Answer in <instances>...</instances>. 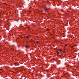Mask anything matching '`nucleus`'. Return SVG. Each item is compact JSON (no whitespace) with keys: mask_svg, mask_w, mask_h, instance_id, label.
Returning a JSON list of instances; mask_svg holds the SVG:
<instances>
[{"mask_svg":"<svg viewBox=\"0 0 79 79\" xmlns=\"http://www.w3.org/2000/svg\"><path fill=\"white\" fill-rule=\"evenodd\" d=\"M36 44H38L39 43V41H36Z\"/></svg>","mask_w":79,"mask_h":79,"instance_id":"7ed1b4c3","label":"nucleus"},{"mask_svg":"<svg viewBox=\"0 0 79 79\" xmlns=\"http://www.w3.org/2000/svg\"><path fill=\"white\" fill-rule=\"evenodd\" d=\"M57 55H59V52H57Z\"/></svg>","mask_w":79,"mask_h":79,"instance_id":"20e7f679","label":"nucleus"},{"mask_svg":"<svg viewBox=\"0 0 79 79\" xmlns=\"http://www.w3.org/2000/svg\"><path fill=\"white\" fill-rule=\"evenodd\" d=\"M63 10L62 9V10H61V11H62V12H63Z\"/></svg>","mask_w":79,"mask_h":79,"instance_id":"0eeeda50","label":"nucleus"},{"mask_svg":"<svg viewBox=\"0 0 79 79\" xmlns=\"http://www.w3.org/2000/svg\"><path fill=\"white\" fill-rule=\"evenodd\" d=\"M28 38H29V36H27V39H28Z\"/></svg>","mask_w":79,"mask_h":79,"instance_id":"39448f33","label":"nucleus"},{"mask_svg":"<svg viewBox=\"0 0 79 79\" xmlns=\"http://www.w3.org/2000/svg\"><path fill=\"white\" fill-rule=\"evenodd\" d=\"M25 48H28V46H25Z\"/></svg>","mask_w":79,"mask_h":79,"instance_id":"f257e3e1","label":"nucleus"},{"mask_svg":"<svg viewBox=\"0 0 79 79\" xmlns=\"http://www.w3.org/2000/svg\"><path fill=\"white\" fill-rule=\"evenodd\" d=\"M64 53H65V52H64Z\"/></svg>","mask_w":79,"mask_h":79,"instance_id":"6e6552de","label":"nucleus"},{"mask_svg":"<svg viewBox=\"0 0 79 79\" xmlns=\"http://www.w3.org/2000/svg\"><path fill=\"white\" fill-rule=\"evenodd\" d=\"M44 10H47L48 9L47 8H44Z\"/></svg>","mask_w":79,"mask_h":79,"instance_id":"f03ea898","label":"nucleus"},{"mask_svg":"<svg viewBox=\"0 0 79 79\" xmlns=\"http://www.w3.org/2000/svg\"><path fill=\"white\" fill-rule=\"evenodd\" d=\"M62 50H61V49H60L59 50L60 52H61Z\"/></svg>","mask_w":79,"mask_h":79,"instance_id":"423d86ee","label":"nucleus"}]
</instances>
